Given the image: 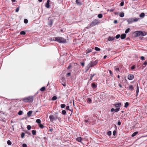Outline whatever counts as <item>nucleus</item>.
Here are the masks:
<instances>
[{
	"label": "nucleus",
	"mask_w": 147,
	"mask_h": 147,
	"mask_svg": "<svg viewBox=\"0 0 147 147\" xmlns=\"http://www.w3.org/2000/svg\"><path fill=\"white\" fill-rule=\"evenodd\" d=\"M100 21L99 20L95 19L91 22L89 26L86 27L85 28H88L93 27L96 25L100 23Z\"/></svg>",
	"instance_id": "1"
},
{
	"label": "nucleus",
	"mask_w": 147,
	"mask_h": 147,
	"mask_svg": "<svg viewBox=\"0 0 147 147\" xmlns=\"http://www.w3.org/2000/svg\"><path fill=\"white\" fill-rule=\"evenodd\" d=\"M55 41H57L60 43H65L66 42V40L61 37H57L55 38Z\"/></svg>",
	"instance_id": "2"
},
{
	"label": "nucleus",
	"mask_w": 147,
	"mask_h": 147,
	"mask_svg": "<svg viewBox=\"0 0 147 147\" xmlns=\"http://www.w3.org/2000/svg\"><path fill=\"white\" fill-rule=\"evenodd\" d=\"M34 100L33 96H29L26 98H23V101L25 102H32Z\"/></svg>",
	"instance_id": "3"
},
{
	"label": "nucleus",
	"mask_w": 147,
	"mask_h": 147,
	"mask_svg": "<svg viewBox=\"0 0 147 147\" xmlns=\"http://www.w3.org/2000/svg\"><path fill=\"white\" fill-rule=\"evenodd\" d=\"M50 121L51 122H53L54 120H56L58 119L59 121H60L61 118L57 116H54L53 115H51L49 116Z\"/></svg>",
	"instance_id": "4"
},
{
	"label": "nucleus",
	"mask_w": 147,
	"mask_h": 147,
	"mask_svg": "<svg viewBox=\"0 0 147 147\" xmlns=\"http://www.w3.org/2000/svg\"><path fill=\"white\" fill-rule=\"evenodd\" d=\"M98 63L97 61H90L89 63L87 66V67L89 69L90 67H92L96 65Z\"/></svg>",
	"instance_id": "5"
},
{
	"label": "nucleus",
	"mask_w": 147,
	"mask_h": 147,
	"mask_svg": "<svg viewBox=\"0 0 147 147\" xmlns=\"http://www.w3.org/2000/svg\"><path fill=\"white\" fill-rule=\"evenodd\" d=\"M137 36H144L146 34V33L145 32H142L141 31H139L135 32Z\"/></svg>",
	"instance_id": "6"
},
{
	"label": "nucleus",
	"mask_w": 147,
	"mask_h": 147,
	"mask_svg": "<svg viewBox=\"0 0 147 147\" xmlns=\"http://www.w3.org/2000/svg\"><path fill=\"white\" fill-rule=\"evenodd\" d=\"M127 22L128 24H129L132 23L134 22L133 18H129L127 20Z\"/></svg>",
	"instance_id": "7"
},
{
	"label": "nucleus",
	"mask_w": 147,
	"mask_h": 147,
	"mask_svg": "<svg viewBox=\"0 0 147 147\" xmlns=\"http://www.w3.org/2000/svg\"><path fill=\"white\" fill-rule=\"evenodd\" d=\"M134 76L131 74H130L127 77L128 79L129 80H132L134 79Z\"/></svg>",
	"instance_id": "8"
},
{
	"label": "nucleus",
	"mask_w": 147,
	"mask_h": 147,
	"mask_svg": "<svg viewBox=\"0 0 147 147\" xmlns=\"http://www.w3.org/2000/svg\"><path fill=\"white\" fill-rule=\"evenodd\" d=\"M114 105L116 107L119 108L121 106V103L118 102L116 104H115Z\"/></svg>",
	"instance_id": "9"
},
{
	"label": "nucleus",
	"mask_w": 147,
	"mask_h": 147,
	"mask_svg": "<svg viewBox=\"0 0 147 147\" xmlns=\"http://www.w3.org/2000/svg\"><path fill=\"white\" fill-rule=\"evenodd\" d=\"M50 0H48L47 1V2L45 6L47 8H49L50 7L49 5Z\"/></svg>",
	"instance_id": "10"
},
{
	"label": "nucleus",
	"mask_w": 147,
	"mask_h": 147,
	"mask_svg": "<svg viewBox=\"0 0 147 147\" xmlns=\"http://www.w3.org/2000/svg\"><path fill=\"white\" fill-rule=\"evenodd\" d=\"M115 39V38L113 37L109 36L108 38V40L110 41H112L114 40Z\"/></svg>",
	"instance_id": "11"
},
{
	"label": "nucleus",
	"mask_w": 147,
	"mask_h": 147,
	"mask_svg": "<svg viewBox=\"0 0 147 147\" xmlns=\"http://www.w3.org/2000/svg\"><path fill=\"white\" fill-rule=\"evenodd\" d=\"M126 35L125 34H122L121 36V38L122 39H124L126 37Z\"/></svg>",
	"instance_id": "12"
},
{
	"label": "nucleus",
	"mask_w": 147,
	"mask_h": 147,
	"mask_svg": "<svg viewBox=\"0 0 147 147\" xmlns=\"http://www.w3.org/2000/svg\"><path fill=\"white\" fill-rule=\"evenodd\" d=\"M76 140L78 142H80L82 140V138L80 137H78L76 138Z\"/></svg>",
	"instance_id": "13"
},
{
	"label": "nucleus",
	"mask_w": 147,
	"mask_h": 147,
	"mask_svg": "<svg viewBox=\"0 0 147 147\" xmlns=\"http://www.w3.org/2000/svg\"><path fill=\"white\" fill-rule=\"evenodd\" d=\"M119 16L121 17H123L124 16V13L123 12L119 13Z\"/></svg>",
	"instance_id": "14"
},
{
	"label": "nucleus",
	"mask_w": 147,
	"mask_h": 147,
	"mask_svg": "<svg viewBox=\"0 0 147 147\" xmlns=\"http://www.w3.org/2000/svg\"><path fill=\"white\" fill-rule=\"evenodd\" d=\"M92 51V50L91 49H87L86 51V54L91 52Z\"/></svg>",
	"instance_id": "15"
},
{
	"label": "nucleus",
	"mask_w": 147,
	"mask_h": 147,
	"mask_svg": "<svg viewBox=\"0 0 147 147\" xmlns=\"http://www.w3.org/2000/svg\"><path fill=\"white\" fill-rule=\"evenodd\" d=\"M32 111H29L27 113V115L28 116H30L31 115V114L32 113Z\"/></svg>",
	"instance_id": "16"
},
{
	"label": "nucleus",
	"mask_w": 147,
	"mask_h": 147,
	"mask_svg": "<svg viewBox=\"0 0 147 147\" xmlns=\"http://www.w3.org/2000/svg\"><path fill=\"white\" fill-rule=\"evenodd\" d=\"M139 18H133V20L134 22H136L138 21V20L140 19Z\"/></svg>",
	"instance_id": "17"
},
{
	"label": "nucleus",
	"mask_w": 147,
	"mask_h": 147,
	"mask_svg": "<svg viewBox=\"0 0 147 147\" xmlns=\"http://www.w3.org/2000/svg\"><path fill=\"white\" fill-rule=\"evenodd\" d=\"M92 87L93 88H96L97 86L94 83H93L92 84Z\"/></svg>",
	"instance_id": "18"
},
{
	"label": "nucleus",
	"mask_w": 147,
	"mask_h": 147,
	"mask_svg": "<svg viewBox=\"0 0 147 147\" xmlns=\"http://www.w3.org/2000/svg\"><path fill=\"white\" fill-rule=\"evenodd\" d=\"M114 68L116 72H118L119 71V68L115 66L114 67Z\"/></svg>",
	"instance_id": "19"
},
{
	"label": "nucleus",
	"mask_w": 147,
	"mask_h": 147,
	"mask_svg": "<svg viewBox=\"0 0 147 147\" xmlns=\"http://www.w3.org/2000/svg\"><path fill=\"white\" fill-rule=\"evenodd\" d=\"M138 131H136L134 132L131 135L132 137H134L138 133Z\"/></svg>",
	"instance_id": "20"
},
{
	"label": "nucleus",
	"mask_w": 147,
	"mask_h": 147,
	"mask_svg": "<svg viewBox=\"0 0 147 147\" xmlns=\"http://www.w3.org/2000/svg\"><path fill=\"white\" fill-rule=\"evenodd\" d=\"M53 24V22L52 20H50L49 21V23H48V25L51 26Z\"/></svg>",
	"instance_id": "21"
},
{
	"label": "nucleus",
	"mask_w": 147,
	"mask_h": 147,
	"mask_svg": "<svg viewBox=\"0 0 147 147\" xmlns=\"http://www.w3.org/2000/svg\"><path fill=\"white\" fill-rule=\"evenodd\" d=\"M129 89L133 90H134V88L132 85H131L129 86Z\"/></svg>",
	"instance_id": "22"
},
{
	"label": "nucleus",
	"mask_w": 147,
	"mask_h": 147,
	"mask_svg": "<svg viewBox=\"0 0 147 147\" xmlns=\"http://www.w3.org/2000/svg\"><path fill=\"white\" fill-rule=\"evenodd\" d=\"M144 16V13H142L139 16L140 17H143Z\"/></svg>",
	"instance_id": "23"
},
{
	"label": "nucleus",
	"mask_w": 147,
	"mask_h": 147,
	"mask_svg": "<svg viewBox=\"0 0 147 147\" xmlns=\"http://www.w3.org/2000/svg\"><path fill=\"white\" fill-rule=\"evenodd\" d=\"M87 101L88 102L91 103L92 102V100L90 98H88Z\"/></svg>",
	"instance_id": "24"
},
{
	"label": "nucleus",
	"mask_w": 147,
	"mask_h": 147,
	"mask_svg": "<svg viewBox=\"0 0 147 147\" xmlns=\"http://www.w3.org/2000/svg\"><path fill=\"white\" fill-rule=\"evenodd\" d=\"M98 17L99 18H101L102 17V14H99L98 15Z\"/></svg>",
	"instance_id": "25"
},
{
	"label": "nucleus",
	"mask_w": 147,
	"mask_h": 147,
	"mask_svg": "<svg viewBox=\"0 0 147 147\" xmlns=\"http://www.w3.org/2000/svg\"><path fill=\"white\" fill-rule=\"evenodd\" d=\"M95 49L96 51H99L100 50V49L97 47H95Z\"/></svg>",
	"instance_id": "26"
},
{
	"label": "nucleus",
	"mask_w": 147,
	"mask_h": 147,
	"mask_svg": "<svg viewBox=\"0 0 147 147\" xmlns=\"http://www.w3.org/2000/svg\"><path fill=\"white\" fill-rule=\"evenodd\" d=\"M36 121L38 123H39V124L40 123L41 120L40 119H36Z\"/></svg>",
	"instance_id": "27"
},
{
	"label": "nucleus",
	"mask_w": 147,
	"mask_h": 147,
	"mask_svg": "<svg viewBox=\"0 0 147 147\" xmlns=\"http://www.w3.org/2000/svg\"><path fill=\"white\" fill-rule=\"evenodd\" d=\"M45 87L44 86V87H42V88H40V91H43L45 90Z\"/></svg>",
	"instance_id": "28"
},
{
	"label": "nucleus",
	"mask_w": 147,
	"mask_h": 147,
	"mask_svg": "<svg viewBox=\"0 0 147 147\" xmlns=\"http://www.w3.org/2000/svg\"><path fill=\"white\" fill-rule=\"evenodd\" d=\"M130 31V29L129 28L127 29L125 31V32L126 34L127 33Z\"/></svg>",
	"instance_id": "29"
},
{
	"label": "nucleus",
	"mask_w": 147,
	"mask_h": 147,
	"mask_svg": "<svg viewBox=\"0 0 147 147\" xmlns=\"http://www.w3.org/2000/svg\"><path fill=\"white\" fill-rule=\"evenodd\" d=\"M129 104V103L128 102H126L124 105L125 107L127 108Z\"/></svg>",
	"instance_id": "30"
},
{
	"label": "nucleus",
	"mask_w": 147,
	"mask_h": 147,
	"mask_svg": "<svg viewBox=\"0 0 147 147\" xmlns=\"http://www.w3.org/2000/svg\"><path fill=\"white\" fill-rule=\"evenodd\" d=\"M36 131L34 130H32V133L33 135H35L36 134Z\"/></svg>",
	"instance_id": "31"
},
{
	"label": "nucleus",
	"mask_w": 147,
	"mask_h": 147,
	"mask_svg": "<svg viewBox=\"0 0 147 147\" xmlns=\"http://www.w3.org/2000/svg\"><path fill=\"white\" fill-rule=\"evenodd\" d=\"M65 105L64 104H62L61 105V107L62 108H65Z\"/></svg>",
	"instance_id": "32"
},
{
	"label": "nucleus",
	"mask_w": 147,
	"mask_h": 147,
	"mask_svg": "<svg viewBox=\"0 0 147 147\" xmlns=\"http://www.w3.org/2000/svg\"><path fill=\"white\" fill-rule=\"evenodd\" d=\"M62 114L63 115H65L66 114V111L65 110H63L62 111Z\"/></svg>",
	"instance_id": "33"
},
{
	"label": "nucleus",
	"mask_w": 147,
	"mask_h": 147,
	"mask_svg": "<svg viewBox=\"0 0 147 147\" xmlns=\"http://www.w3.org/2000/svg\"><path fill=\"white\" fill-rule=\"evenodd\" d=\"M20 34L22 35H25L26 34V32L24 31H22L20 32Z\"/></svg>",
	"instance_id": "34"
},
{
	"label": "nucleus",
	"mask_w": 147,
	"mask_h": 147,
	"mask_svg": "<svg viewBox=\"0 0 147 147\" xmlns=\"http://www.w3.org/2000/svg\"><path fill=\"white\" fill-rule=\"evenodd\" d=\"M39 126L40 128H43L44 127V126L42 124L40 123L39 124Z\"/></svg>",
	"instance_id": "35"
},
{
	"label": "nucleus",
	"mask_w": 147,
	"mask_h": 147,
	"mask_svg": "<svg viewBox=\"0 0 147 147\" xmlns=\"http://www.w3.org/2000/svg\"><path fill=\"white\" fill-rule=\"evenodd\" d=\"M57 98V97L56 96H54L53 97V98H52V100H56Z\"/></svg>",
	"instance_id": "36"
},
{
	"label": "nucleus",
	"mask_w": 147,
	"mask_h": 147,
	"mask_svg": "<svg viewBox=\"0 0 147 147\" xmlns=\"http://www.w3.org/2000/svg\"><path fill=\"white\" fill-rule=\"evenodd\" d=\"M23 113V112L22 111H20L18 113V114L19 115H22Z\"/></svg>",
	"instance_id": "37"
},
{
	"label": "nucleus",
	"mask_w": 147,
	"mask_h": 147,
	"mask_svg": "<svg viewBox=\"0 0 147 147\" xmlns=\"http://www.w3.org/2000/svg\"><path fill=\"white\" fill-rule=\"evenodd\" d=\"M27 129L28 130H30L31 128V126L30 125H28L27 127Z\"/></svg>",
	"instance_id": "38"
},
{
	"label": "nucleus",
	"mask_w": 147,
	"mask_h": 147,
	"mask_svg": "<svg viewBox=\"0 0 147 147\" xmlns=\"http://www.w3.org/2000/svg\"><path fill=\"white\" fill-rule=\"evenodd\" d=\"M25 136V134L24 133H22L21 134V137H22V138H24V136Z\"/></svg>",
	"instance_id": "39"
},
{
	"label": "nucleus",
	"mask_w": 147,
	"mask_h": 147,
	"mask_svg": "<svg viewBox=\"0 0 147 147\" xmlns=\"http://www.w3.org/2000/svg\"><path fill=\"white\" fill-rule=\"evenodd\" d=\"M7 144L9 145H11V143L10 140H8L7 141Z\"/></svg>",
	"instance_id": "40"
},
{
	"label": "nucleus",
	"mask_w": 147,
	"mask_h": 147,
	"mask_svg": "<svg viewBox=\"0 0 147 147\" xmlns=\"http://www.w3.org/2000/svg\"><path fill=\"white\" fill-rule=\"evenodd\" d=\"M76 3L77 4H80V0H76Z\"/></svg>",
	"instance_id": "41"
},
{
	"label": "nucleus",
	"mask_w": 147,
	"mask_h": 147,
	"mask_svg": "<svg viewBox=\"0 0 147 147\" xmlns=\"http://www.w3.org/2000/svg\"><path fill=\"white\" fill-rule=\"evenodd\" d=\"M19 7H18L16 9V12H18L19 10Z\"/></svg>",
	"instance_id": "42"
},
{
	"label": "nucleus",
	"mask_w": 147,
	"mask_h": 147,
	"mask_svg": "<svg viewBox=\"0 0 147 147\" xmlns=\"http://www.w3.org/2000/svg\"><path fill=\"white\" fill-rule=\"evenodd\" d=\"M120 37V35L119 34H117L116 36V39H118Z\"/></svg>",
	"instance_id": "43"
},
{
	"label": "nucleus",
	"mask_w": 147,
	"mask_h": 147,
	"mask_svg": "<svg viewBox=\"0 0 147 147\" xmlns=\"http://www.w3.org/2000/svg\"><path fill=\"white\" fill-rule=\"evenodd\" d=\"M119 110V108H117V109H115V112H117Z\"/></svg>",
	"instance_id": "44"
},
{
	"label": "nucleus",
	"mask_w": 147,
	"mask_h": 147,
	"mask_svg": "<svg viewBox=\"0 0 147 147\" xmlns=\"http://www.w3.org/2000/svg\"><path fill=\"white\" fill-rule=\"evenodd\" d=\"M147 65V61H146L144 62L143 64V65H144V67H145Z\"/></svg>",
	"instance_id": "45"
},
{
	"label": "nucleus",
	"mask_w": 147,
	"mask_h": 147,
	"mask_svg": "<svg viewBox=\"0 0 147 147\" xmlns=\"http://www.w3.org/2000/svg\"><path fill=\"white\" fill-rule=\"evenodd\" d=\"M124 3L123 1H122L121 2L120 4V5L121 6H123L124 5Z\"/></svg>",
	"instance_id": "46"
},
{
	"label": "nucleus",
	"mask_w": 147,
	"mask_h": 147,
	"mask_svg": "<svg viewBox=\"0 0 147 147\" xmlns=\"http://www.w3.org/2000/svg\"><path fill=\"white\" fill-rule=\"evenodd\" d=\"M69 106H67L66 108V109L67 110L71 111V110L69 109Z\"/></svg>",
	"instance_id": "47"
},
{
	"label": "nucleus",
	"mask_w": 147,
	"mask_h": 147,
	"mask_svg": "<svg viewBox=\"0 0 147 147\" xmlns=\"http://www.w3.org/2000/svg\"><path fill=\"white\" fill-rule=\"evenodd\" d=\"M24 22L26 24L28 23V21L27 19H25L24 20Z\"/></svg>",
	"instance_id": "48"
},
{
	"label": "nucleus",
	"mask_w": 147,
	"mask_h": 147,
	"mask_svg": "<svg viewBox=\"0 0 147 147\" xmlns=\"http://www.w3.org/2000/svg\"><path fill=\"white\" fill-rule=\"evenodd\" d=\"M107 134L109 136H110L111 135V131H109V132H108L107 133Z\"/></svg>",
	"instance_id": "49"
},
{
	"label": "nucleus",
	"mask_w": 147,
	"mask_h": 147,
	"mask_svg": "<svg viewBox=\"0 0 147 147\" xmlns=\"http://www.w3.org/2000/svg\"><path fill=\"white\" fill-rule=\"evenodd\" d=\"M113 134L114 136H115L116 134V131L115 130H114L113 132Z\"/></svg>",
	"instance_id": "50"
},
{
	"label": "nucleus",
	"mask_w": 147,
	"mask_h": 147,
	"mask_svg": "<svg viewBox=\"0 0 147 147\" xmlns=\"http://www.w3.org/2000/svg\"><path fill=\"white\" fill-rule=\"evenodd\" d=\"M139 92V89H137L136 92L137 95H138Z\"/></svg>",
	"instance_id": "51"
},
{
	"label": "nucleus",
	"mask_w": 147,
	"mask_h": 147,
	"mask_svg": "<svg viewBox=\"0 0 147 147\" xmlns=\"http://www.w3.org/2000/svg\"><path fill=\"white\" fill-rule=\"evenodd\" d=\"M23 147H27V145L25 144H22Z\"/></svg>",
	"instance_id": "52"
},
{
	"label": "nucleus",
	"mask_w": 147,
	"mask_h": 147,
	"mask_svg": "<svg viewBox=\"0 0 147 147\" xmlns=\"http://www.w3.org/2000/svg\"><path fill=\"white\" fill-rule=\"evenodd\" d=\"M141 59L142 60H144V57L143 56H142L141 57Z\"/></svg>",
	"instance_id": "53"
},
{
	"label": "nucleus",
	"mask_w": 147,
	"mask_h": 147,
	"mask_svg": "<svg viewBox=\"0 0 147 147\" xmlns=\"http://www.w3.org/2000/svg\"><path fill=\"white\" fill-rule=\"evenodd\" d=\"M114 111H115V109L114 108H112L111 110V112H113Z\"/></svg>",
	"instance_id": "54"
},
{
	"label": "nucleus",
	"mask_w": 147,
	"mask_h": 147,
	"mask_svg": "<svg viewBox=\"0 0 147 147\" xmlns=\"http://www.w3.org/2000/svg\"><path fill=\"white\" fill-rule=\"evenodd\" d=\"M95 75V74H91L90 77L93 78V77Z\"/></svg>",
	"instance_id": "55"
},
{
	"label": "nucleus",
	"mask_w": 147,
	"mask_h": 147,
	"mask_svg": "<svg viewBox=\"0 0 147 147\" xmlns=\"http://www.w3.org/2000/svg\"><path fill=\"white\" fill-rule=\"evenodd\" d=\"M71 66L70 65H69V66L67 67V69H70V68L71 67Z\"/></svg>",
	"instance_id": "56"
},
{
	"label": "nucleus",
	"mask_w": 147,
	"mask_h": 147,
	"mask_svg": "<svg viewBox=\"0 0 147 147\" xmlns=\"http://www.w3.org/2000/svg\"><path fill=\"white\" fill-rule=\"evenodd\" d=\"M135 68V66L134 65L132 66L131 67V69H133Z\"/></svg>",
	"instance_id": "57"
},
{
	"label": "nucleus",
	"mask_w": 147,
	"mask_h": 147,
	"mask_svg": "<svg viewBox=\"0 0 147 147\" xmlns=\"http://www.w3.org/2000/svg\"><path fill=\"white\" fill-rule=\"evenodd\" d=\"M50 40L51 41H55V39L54 38H51L50 39Z\"/></svg>",
	"instance_id": "58"
},
{
	"label": "nucleus",
	"mask_w": 147,
	"mask_h": 147,
	"mask_svg": "<svg viewBox=\"0 0 147 147\" xmlns=\"http://www.w3.org/2000/svg\"><path fill=\"white\" fill-rule=\"evenodd\" d=\"M121 124V123L120 121H119L117 123V125H120Z\"/></svg>",
	"instance_id": "59"
},
{
	"label": "nucleus",
	"mask_w": 147,
	"mask_h": 147,
	"mask_svg": "<svg viewBox=\"0 0 147 147\" xmlns=\"http://www.w3.org/2000/svg\"><path fill=\"white\" fill-rule=\"evenodd\" d=\"M70 74L71 73H68L67 74V75L68 76H70Z\"/></svg>",
	"instance_id": "60"
},
{
	"label": "nucleus",
	"mask_w": 147,
	"mask_h": 147,
	"mask_svg": "<svg viewBox=\"0 0 147 147\" xmlns=\"http://www.w3.org/2000/svg\"><path fill=\"white\" fill-rule=\"evenodd\" d=\"M81 64L82 65L84 66V63L83 62L81 63Z\"/></svg>",
	"instance_id": "61"
},
{
	"label": "nucleus",
	"mask_w": 147,
	"mask_h": 147,
	"mask_svg": "<svg viewBox=\"0 0 147 147\" xmlns=\"http://www.w3.org/2000/svg\"><path fill=\"white\" fill-rule=\"evenodd\" d=\"M85 122L86 123H88V120H85Z\"/></svg>",
	"instance_id": "62"
},
{
	"label": "nucleus",
	"mask_w": 147,
	"mask_h": 147,
	"mask_svg": "<svg viewBox=\"0 0 147 147\" xmlns=\"http://www.w3.org/2000/svg\"><path fill=\"white\" fill-rule=\"evenodd\" d=\"M117 20H115L114 21V23L115 24H116L117 22Z\"/></svg>",
	"instance_id": "63"
},
{
	"label": "nucleus",
	"mask_w": 147,
	"mask_h": 147,
	"mask_svg": "<svg viewBox=\"0 0 147 147\" xmlns=\"http://www.w3.org/2000/svg\"><path fill=\"white\" fill-rule=\"evenodd\" d=\"M107 57V56L106 55H105L104 56L103 58L104 59H106V58Z\"/></svg>",
	"instance_id": "64"
}]
</instances>
